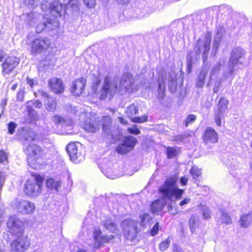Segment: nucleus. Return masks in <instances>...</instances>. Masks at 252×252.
I'll list each match as a JSON object with an SVG mask.
<instances>
[{"label":"nucleus","mask_w":252,"mask_h":252,"mask_svg":"<svg viewBox=\"0 0 252 252\" xmlns=\"http://www.w3.org/2000/svg\"><path fill=\"white\" fill-rule=\"evenodd\" d=\"M134 81L133 75L130 72L124 73L119 81V85L112 81L110 77H104L103 84L100 91L99 99L104 100L108 98L112 99L117 94L122 95L126 93H132L135 91L133 87Z\"/></svg>","instance_id":"1"},{"label":"nucleus","mask_w":252,"mask_h":252,"mask_svg":"<svg viewBox=\"0 0 252 252\" xmlns=\"http://www.w3.org/2000/svg\"><path fill=\"white\" fill-rule=\"evenodd\" d=\"M24 152L28 164L34 169H39L45 161L46 153L43 148L36 143H30Z\"/></svg>","instance_id":"2"},{"label":"nucleus","mask_w":252,"mask_h":252,"mask_svg":"<svg viewBox=\"0 0 252 252\" xmlns=\"http://www.w3.org/2000/svg\"><path fill=\"white\" fill-rule=\"evenodd\" d=\"M177 177L173 175L168 177L163 185L158 188V192L163 198L171 200L174 197L176 200L182 198L184 189H180L177 186Z\"/></svg>","instance_id":"3"},{"label":"nucleus","mask_w":252,"mask_h":252,"mask_svg":"<svg viewBox=\"0 0 252 252\" xmlns=\"http://www.w3.org/2000/svg\"><path fill=\"white\" fill-rule=\"evenodd\" d=\"M54 43L47 37L39 36L34 38L31 42L30 54L35 56L44 53L54 48Z\"/></svg>","instance_id":"4"},{"label":"nucleus","mask_w":252,"mask_h":252,"mask_svg":"<svg viewBox=\"0 0 252 252\" xmlns=\"http://www.w3.org/2000/svg\"><path fill=\"white\" fill-rule=\"evenodd\" d=\"M31 176L33 178L34 181L28 180L24 185V191L29 196L36 195L41 191L42 185L44 181V177L40 174L32 173Z\"/></svg>","instance_id":"5"},{"label":"nucleus","mask_w":252,"mask_h":252,"mask_svg":"<svg viewBox=\"0 0 252 252\" xmlns=\"http://www.w3.org/2000/svg\"><path fill=\"white\" fill-rule=\"evenodd\" d=\"M16 238L11 243L12 252H25L31 246V239L27 235L24 234L23 230L13 232Z\"/></svg>","instance_id":"6"},{"label":"nucleus","mask_w":252,"mask_h":252,"mask_svg":"<svg viewBox=\"0 0 252 252\" xmlns=\"http://www.w3.org/2000/svg\"><path fill=\"white\" fill-rule=\"evenodd\" d=\"M211 41L212 34L210 32H207L205 35V40L200 38L198 39L194 46V51L197 56L199 55L203 50L202 58L203 62H205L207 60Z\"/></svg>","instance_id":"7"},{"label":"nucleus","mask_w":252,"mask_h":252,"mask_svg":"<svg viewBox=\"0 0 252 252\" xmlns=\"http://www.w3.org/2000/svg\"><path fill=\"white\" fill-rule=\"evenodd\" d=\"M78 142H71L66 146V150L70 160L75 163L83 161L85 158V153L78 144Z\"/></svg>","instance_id":"8"},{"label":"nucleus","mask_w":252,"mask_h":252,"mask_svg":"<svg viewBox=\"0 0 252 252\" xmlns=\"http://www.w3.org/2000/svg\"><path fill=\"white\" fill-rule=\"evenodd\" d=\"M137 143L136 138L132 136H125L122 143L115 148V151L119 154L124 155L132 151Z\"/></svg>","instance_id":"9"},{"label":"nucleus","mask_w":252,"mask_h":252,"mask_svg":"<svg viewBox=\"0 0 252 252\" xmlns=\"http://www.w3.org/2000/svg\"><path fill=\"white\" fill-rule=\"evenodd\" d=\"M114 238L115 236L113 235H102V231L99 228L94 229L93 231V239L94 241V248L99 249L103 247L105 244L109 243Z\"/></svg>","instance_id":"10"},{"label":"nucleus","mask_w":252,"mask_h":252,"mask_svg":"<svg viewBox=\"0 0 252 252\" xmlns=\"http://www.w3.org/2000/svg\"><path fill=\"white\" fill-rule=\"evenodd\" d=\"M20 63L19 59L14 56L7 57L1 63V74L6 75L12 73Z\"/></svg>","instance_id":"11"},{"label":"nucleus","mask_w":252,"mask_h":252,"mask_svg":"<svg viewBox=\"0 0 252 252\" xmlns=\"http://www.w3.org/2000/svg\"><path fill=\"white\" fill-rule=\"evenodd\" d=\"M48 86L50 91L56 94H62L65 91V85L61 78L54 77L48 81Z\"/></svg>","instance_id":"12"},{"label":"nucleus","mask_w":252,"mask_h":252,"mask_svg":"<svg viewBox=\"0 0 252 252\" xmlns=\"http://www.w3.org/2000/svg\"><path fill=\"white\" fill-rule=\"evenodd\" d=\"M86 85V79L83 77L77 78L71 83L70 92L73 95L79 96L85 92Z\"/></svg>","instance_id":"13"},{"label":"nucleus","mask_w":252,"mask_h":252,"mask_svg":"<svg viewBox=\"0 0 252 252\" xmlns=\"http://www.w3.org/2000/svg\"><path fill=\"white\" fill-rule=\"evenodd\" d=\"M201 139L205 145H208L217 143L219 142V137L218 133L214 128L207 127L203 131Z\"/></svg>","instance_id":"14"},{"label":"nucleus","mask_w":252,"mask_h":252,"mask_svg":"<svg viewBox=\"0 0 252 252\" xmlns=\"http://www.w3.org/2000/svg\"><path fill=\"white\" fill-rule=\"evenodd\" d=\"M98 122L95 117L91 116L83 122L82 127L88 132L94 133L99 129Z\"/></svg>","instance_id":"15"},{"label":"nucleus","mask_w":252,"mask_h":252,"mask_svg":"<svg viewBox=\"0 0 252 252\" xmlns=\"http://www.w3.org/2000/svg\"><path fill=\"white\" fill-rule=\"evenodd\" d=\"M15 207L24 214H30L33 213L35 207L33 203L25 200H17Z\"/></svg>","instance_id":"16"},{"label":"nucleus","mask_w":252,"mask_h":252,"mask_svg":"<svg viewBox=\"0 0 252 252\" xmlns=\"http://www.w3.org/2000/svg\"><path fill=\"white\" fill-rule=\"evenodd\" d=\"M21 222L15 216H11L8 218L7 225L12 235H13V232L17 233L18 231H20L22 230L23 232H24L25 229L24 226H22L19 224Z\"/></svg>","instance_id":"17"},{"label":"nucleus","mask_w":252,"mask_h":252,"mask_svg":"<svg viewBox=\"0 0 252 252\" xmlns=\"http://www.w3.org/2000/svg\"><path fill=\"white\" fill-rule=\"evenodd\" d=\"M102 130L106 135H112L113 133L112 119L109 116H104L101 118Z\"/></svg>","instance_id":"18"},{"label":"nucleus","mask_w":252,"mask_h":252,"mask_svg":"<svg viewBox=\"0 0 252 252\" xmlns=\"http://www.w3.org/2000/svg\"><path fill=\"white\" fill-rule=\"evenodd\" d=\"M63 4L58 0H54L49 4V12L55 17H61Z\"/></svg>","instance_id":"19"},{"label":"nucleus","mask_w":252,"mask_h":252,"mask_svg":"<svg viewBox=\"0 0 252 252\" xmlns=\"http://www.w3.org/2000/svg\"><path fill=\"white\" fill-rule=\"evenodd\" d=\"M239 223L241 227L247 228L252 223V210L248 213L241 215L240 217Z\"/></svg>","instance_id":"20"},{"label":"nucleus","mask_w":252,"mask_h":252,"mask_svg":"<svg viewBox=\"0 0 252 252\" xmlns=\"http://www.w3.org/2000/svg\"><path fill=\"white\" fill-rule=\"evenodd\" d=\"M42 24H40L36 27V32L38 33H40L42 32L43 30H44L45 28H48L50 29L51 30H53L55 28H58L59 26V21L56 20H52L50 19H48L47 20L44 22L43 24L42 28L41 30L38 29L39 26H41Z\"/></svg>","instance_id":"21"},{"label":"nucleus","mask_w":252,"mask_h":252,"mask_svg":"<svg viewBox=\"0 0 252 252\" xmlns=\"http://www.w3.org/2000/svg\"><path fill=\"white\" fill-rule=\"evenodd\" d=\"M242 51L239 49H235L233 50L230 62L232 67H234L239 62V59L242 57L243 55Z\"/></svg>","instance_id":"22"},{"label":"nucleus","mask_w":252,"mask_h":252,"mask_svg":"<svg viewBox=\"0 0 252 252\" xmlns=\"http://www.w3.org/2000/svg\"><path fill=\"white\" fill-rule=\"evenodd\" d=\"M62 183L60 180H57L54 178L51 177L46 180V187L51 189H55L57 191L61 187Z\"/></svg>","instance_id":"23"},{"label":"nucleus","mask_w":252,"mask_h":252,"mask_svg":"<svg viewBox=\"0 0 252 252\" xmlns=\"http://www.w3.org/2000/svg\"><path fill=\"white\" fill-rule=\"evenodd\" d=\"M103 226L108 230L113 233L119 231V228L117 224L111 220H106L103 223Z\"/></svg>","instance_id":"24"},{"label":"nucleus","mask_w":252,"mask_h":252,"mask_svg":"<svg viewBox=\"0 0 252 252\" xmlns=\"http://www.w3.org/2000/svg\"><path fill=\"white\" fill-rule=\"evenodd\" d=\"M163 205L159 199H156L153 201L151 205V211L153 214H157L162 211Z\"/></svg>","instance_id":"25"},{"label":"nucleus","mask_w":252,"mask_h":252,"mask_svg":"<svg viewBox=\"0 0 252 252\" xmlns=\"http://www.w3.org/2000/svg\"><path fill=\"white\" fill-rule=\"evenodd\" d=\"M57 103L55 98L51 96L50 98L47 100L45 104L46 109L50 111H54L57 107Z\"/></svg>","instance_id":"26"},{"label":"nucleus","mask_w":252,"mask_h":252,"mask_svg":"<svg viewBox=\"0 0 252 252\" xmlns=\"http://www.w3.org/2000/svg\"><path fill=\"white\" fill-rule=\"evenodd\" d=\"M228 101L224 97H221L217 104V110L216 111L218 112L222 113L227 108Z\"/></svg>","instance_id":"27"},{"label":"nucleus","mask_w":252,"mask_h":252,"mask_svg":"<svg viewBox=\"0 0 252 252\" xmlns=\"http://www.w3.org/2000/svg\"><path fill=\"white\" fill-rule=\"evenodd\" d=\"M38 139V134L31 130H28L24 136V140L26 141L32 142L37 141Z\"/></svg>","instance_id":"28"},{"label":"nucleus","mask_w":252,"mask_h":252,"mask_svg":"<svg viewBox=\"0 0 252 252\" xmlns=\"http://www.w3.org/2000/svg\"><path fill=\"white\" fill-rule=\"evenodd\" d=\"M126 113L130 118L133 117V116L134 115H135L138 113V107L134 104L130 105L126 108Z\"/></svg>","instance_id":"29"},{"label":"nucleus","mask_w":252,"mask_h":252,"mask_svg":"<svg viewBox=\"0 0 252 252\" xmlns=\"http://www.w3.org/2000/svg\"><path fill=\"white\" fill-rule=\"evenodd\" d=\"M189 173L196 182L200 181L199 177L201 175L200 169L194 166H192L189 170Z\"/></svg>","instance_id":"30"},{"label":"nucleus","mask_w":252,"mask_h":252,"mask_svg":"<svg viewBox=\"0 0 252 252\" xmlns=\"http://www.w3.org/2000/svg\"><path fill=\"white\" fill-rule=\"evenodd\" d=\"M207 75L205 71H201L198 75L197 81L196 83L197 87L202 88L205 84V81Z\"/></svg>","instance_id":"31"},{"label":"nucleus","mask_w":252,"mask_h":252,"mask_svg":"<svg viewBox=\"0 0 252 252\" xmlns=\"http://www.w3.org/2000/svg\"><path fill=\"white\" fill-rule=\"evenodd\" d=\"M221 213V223L225 224V225H229L231 224L232 223V220L228 213L224 210H222Z\"/></svg>","instance_id":"32"},{"label":"nucleus","mask_w":252,"mask_h":252,"mask_svg":"<svg viewBox=\"0 0 252 252\" xmlns=\"http://www.w3.org/2000/svg\"><path fill=\"white\" fill-rule=\"evenodd\" d=\"M189 225L191 233L194 232L197 226V218L195 216L192 215L190 217L189 220Z\"/></svg>","instance_id":"33"},{"label":"nucleus","mask_w":252,"mask_h":252,"mask_svg":"<svg viewBox=\"0 0 252 252\" xmlns=\"http://www.w3.org/2000/svg\"><path fill=\"white\" fill-rule=\"evenodd\" d=\"M170 242L171 238L170 237H168L164 240L161 242L158 245L159 250L162 252L166 251L169 248Z\"/></svg>","instance_id":"34"},{"label":"nucleus","mask_w":252,"mask_h":252,"mask_svg":"<svg viewBox=\"0 0 252 252\" xmlns=\"http://www.w3.org/2000/svg\"><path fill=\"white\" fill-rule=\"evenodd\" d=\"M63 2L66 6L72 9H77L79 8V2L78 0H63Z\"/></svg>","instance_id":"35"},{"label":"nucleus","mask_w":252,"mask_h":252,"mask_svg":"<svg viewBox=\"0 0 252 252\" xmlns=\"http://www.w3.org/2000/svg\"><path fill=\"white\" fill-rule=\"evenodd\" d=\"M167 158H172L176 157L178 155V151L177 149L173 147H167L166 148Z\"/></svg>","instance_id":"36"},{"label":"nucleus","mask_w":252,"mask_h":252,"mask_svg":"<svg viewBox=\"0 0 252 252\" xmlns=\"http://www.w3.org/2000/svg\"><path fill=\"white\" fill-rule=\"evenodd\" d=\"M148 116L144 115L141 117H134L130 118V121L134 123H143L148 121Z\"/></svg>","instance_id":"37"},{"label":"nucleus","mask_w":252,"mask_h":252,"mask_svg":"<svg viewBox=\"0 0 252 252\" xmlns=\"http://www.w3.org/2000/svg\"><path fill=\"white\" fill-rule=\"evenodd\" d=\"M8 161V154L4 150H0V163L5 164Z\"/></svg>","instance_id":"38"},{"label":"nucleus","mask_w":252,"mask_h":252,"mask_svg":"<svg viewBox=\"0 0 252 252\" xmlns=\"http://www.w3.org/2000/svg\"><path fill=\"white\" fill-rule=\"evenodd\" d=\"M196 119V116L194 114H189L188 115L184 121L185 126H188L190 124L195 122Z\"/></svg>","instance_id":"39"},{"label":"nucleus","mask_w":252,"mask_h":252,"mask_svg":"<svg viewBox=\"0 0 252 252\" xmlns=\"http://www.w3.org/2000/svg\"><path fill=\"white\" fill-rule=\"evenodd\" d=\"M223 113L218 112L217 111L215 112L214 118L215 121L217 126H220L221 125V121Z\"/></svg>","instance_id":"40"},{"label":"nucleus","mask_w":252,"mask_h":252,"mask_svg":"<svg viewBox=\"0 0 252 252\" xmlns=\"http://www.w3.org/2000/svg\"><path fill=\"white\" fill-rule=\"evenodd\" d=\"M127 131L130 134L134 135H138L140 134V130L136 125H133L132 127H128Z\"/></svg>","instance_id":"41"},{"label":"nucleus","mask_w":252,"mask_h":252,"mask_svg":"<svg viewBox=\"0 0 252 252\" xmlns=\"http://www.w3.org/2000/svg\"><path fill=\"white\" fill-rule=\"evenodd\" d=\"M53 123L56 125L63 124L66 122L65 120L59 115H55L52 118Z\"/></svg>","instance_id":"42"},{"label":"nucleus","mask_w":252,"mask_h":252,"mask_svg":"<svg viewBox=\"0 0 252 252\" xmlns=\"http://www.w3.org/2000/svg\"><path fill=\"white\" fill-rule=\"evenodd\" d=\"M159 229V223L158 222H156L150 230V234L152 236H155L158 233Z\"/></svg>","instance_id":"43"},{"label":"nucleus","mask_w":252,"mask_h":252,"mask_svg":"<svg viewBox=\"0 0 252 252\" xmlns=\"http://www.w3.org/2000/svg\"><path fill=\"white\" fill-rule=\"evenodd\" d=\"M8 133L10 134H12L15 131L16 127V124L13 122H10L8 124Z\"/></svg>","instance_id":"44"},{"label":"nucleus","mask_w":252,"mask_h":252,"mask_svg":"<svg viewBox=\"0 0 252 252\" xmlns=\"http://www.w3.org/2000/svg\"><path fill=\"white\" fill-rule=\"evenodd\" d=\"M193 66V60L191 57H190L189 59L187 60V72L189 74L191 73L192 71Z\"/></svg>","instance_id":"45"},{"label":"nucleus","mask_w":252,"mask_h":252,"mask_svg":"<svg viewBox=\"0 0 252 252\" xmlns=\"http://www.w3.org/2000/svg\"><path fill=\"white\" fill-rule=\"evenodd\" d=\"M84 2L88 8L94 7L96 4L95 0H84Z\"/></svg>","instance_id":"46"},{"label":"nucleus","mask_w":252,"mask_h":252,"mask_svg":"<svg viewBox=\"0 0 252 252\" xmlns=\"http://www.w3.org/2000/svg\"><path fill=\"white\" fill-rule=\"evenodd\" d=\"M24 91L20 90L17 94V100L19 101H23L24 99Z\"/></svg>","instance_id":"47"},{"label":"nucleus","mask_w":252,"mask_h":252,"mask_svg":"<svg viewBox=\"0 0 252 252\" xmlns=\"http://www.w3.org/2000/svg\"><path fill=\"white\" fill-rule=\"evenodd\" d=\"M202 215L203 218L205 219H209L211 217V212L208 209L203 210Z\"/></svg>","instance_id":"48"},{"label":"nucleus","mask_w":252,"mask_h":252,"mask_svg":"<svg viewBox=\"0 0 252 252\" xmlns=\"http://www.w3.org/2000/svg\"><path fill=\"white\" fill-rule=\"evenodd\" d=\"M189 178L187 176H184L180 178V184L182 186H185L187 185Z\"/></svg>","instance_id":"49"},{"label":"nucleus","mask_w":252,"mask_h":252,"mask_svg":"<svg viewBox=\"0 0 252 252\" xmlns=\"http://www.w3.org/2000/svg\"><path fill=\"white\" fill-rule=\"evenodd\" d=\"M165 83L164 82H158V91H162L163 94H165Z\"/></svg>","instance_id":"50"},{"label":"nucleus","mask_w":252,"mask_h":252,"mask_svg":"<svg viewBox=\"0 0 252 252\" xmlns=\"http://www.w3.org/2000/svg\"><path fill=\"white\" fill-rule=\"evenodd\" d=\"M5 182V178L0 171V191L2 190Z\"/></svg>","instance_id":"51"},{"label":"nucleus","mask_w":252,"mask_h":252,"mask_svg":"<svg viewBox=\"0 0 252 252\" xmlns=\"http://www.w3.org/2000/svg\"><path fill=\"white\" fill-rule=\"evenodd\" d=\"M190 201V199L188 197L184 198L182 200H181L179 203L180 206H183L187 204H188Z\"/></svg>","instance_id":"52"},{"label":"nucleus","mask_w":252,"mask_h":252,"mask_svg":"<svg viewBox=\"0 0 252 252\" xmlns=\"http://www.w3.org/2000/svg\"><path fill=\"white\" fill-rule=\"evenodd\" d=\"M27 84L30 86L31 88H33L34 84V80L33 79L30 78L28 76L26 78Z\"/></svg>","instance_id":"53"},{"label":"nucleus","mask_w":252,"mask_h":252,"mask_svg":"<svg viewBox=\"0 0 252 252\" xmlns=\"http://www.w3.org/2000/svg\"><path fill=\"white\" fill-rule=\"evenodd\" d=\"M33 105L35 107L40 108L42 106V103L40 100H36L34 101Z\"/></svg>","instance_id":"54"},{"label":"nucleus","mask_w":252,"mask_h":252,"mask_svg":"<svg viewBox=\"0 0 252 252\" xmlns=\"http://www.w3.org/2000/svg\"><path fill=\"white\" fill-rule=\"evenodd\" d=\"M40 94L42 97H43L45 98H46L47 99H49V98H50L51 97V96L50 95H49V94L46 92L42 91L40 92Z\"/></svg>","instance_id":"55"},{"label":"nucleus","mask_w":252,"mask_h":252,"mask_svg":"<svg viewBox=\"0 0 252 252\" xmlns=\"http://www.w3.org/2000/svg\"><path fill=\"white\" fill-rule=\"evenodd\" d=\"M118 119L121 124L124 125H126L128 124L127 121L123 117H119Z\"/></svg>","instance_id":"56"},{"label":"nucleus","mask_w":252,"mask_h":252,"mask_svg":"<svg viewBox=\"0 0 252 252\" xmlns=\"http://www.w3.org/2000/svg\"><path fill=\"white\" fill-rule=\"evenodd\" d=\"M220 41H216L215 40L214 41L213 43V47L215 49V50L217 51L219 47L220 46Z\"/></svg>","instance_id":"57"},{"label":"nucleus","mask_w":252,"mask_h":252,"mask_svg":"<svg viewBox=\"0 0 252 252\" xmlns=\"http://www.w3.org/2000/svg\"><path fill=\"white\" fill-rule=\"evenodd\" d=\"M5 57V53L3 50H0V62H1Z\"/></svg>","instance_id":"58"},{"label":"nucleus","mask_w":252,"mask_h":252,"mask_svg":"<svg viewBox=\"0 0 252 252\" xmlns=\"http://www.w3.org/2000/svg\"><path fill=\"white\" fill-rule=\"evenodd\" d=\"M173 252H183L178 247L177 245L174 244L173 248Z\"/></svg>","instance_id":"59"},{"label":"nucleus","mask_w":252,"mask_h":252,"mask_svg":"<svg viewBox=\"0 0 252 252\" xmlns=\"http://www.w3.org/2000/svg\"><path fill=\"white\" fill-rule=\"evenodd\" d=\"M149 216V215L147 213H144L143 214L142 217H141V221L142 222H144L145 221V219L148 217Z\"/></svg>","instance_id":"60"},{"label":"nucleus","mask_w":252,"mask_h":252,"mask_svg":"<svg viewBox=\"0 0 252 252\" xmlns=\"http://www.w3.org/2000/svg\"><path fill=\"white\" fill-rule=\"evenodd\" d=\"M17 87H18V84L15 83L12 85V86L11 88V89L13 91H15L17 89Z\"/></svg>","instance_id":"61"},{"label":"nucleus","mask_w":252,"mask_h":252,"mask_svg":"<svg viewBox=\"0 0 252 252\" xmlns=\"http://www.w3.org/2000/svg\"><path fill=\"white\" fill-rule=\"evenodd\" d=\"M7 99H5L2 100V102L1 103V105L3 107H4L6 104Z\"/></svg>","instance_id":"62"},{"label":"nucleus","mask_w":252,"mask_h":252,"mask_svg":"<svg viewBox=\"0 0 252 252\" xmlns=\"http://www.w3.org/2000/svg\"><path fill=\"white\" fill-rule=\"evenodd\" d=\"M183 137V136H180V137L178 139L182 140L184 139V138Z\"/></svg>","instance_id":"63"},{"label":"nucleus","mask_w":252,"mask_h":252,"mask_svg":"<svg viewBox=\"0 0 252 252\" xmlns=\"http://www.w3.org/2000/svg\"><path fill=\"white\" fill-rule=\"evenodd\" d=\"M77 252H86L84 250H80L78 251Z\"/></svg>","instance_id":"64"}]
</instances>
